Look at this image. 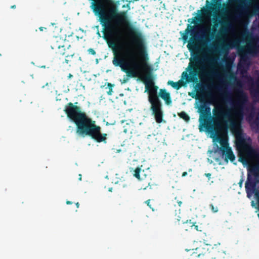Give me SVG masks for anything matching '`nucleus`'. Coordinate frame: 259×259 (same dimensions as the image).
Instances as JSON below:
<instances>
[{
  "label": "nucleus",
  "mask_w": 259,
  "mask_h": 259,
  "mask_svg": "<svg viewBox=\"0 0 259 259\" xmlns=\"http://www.w3.org/2000/svg\"><path fill=\"white\" fill-rule=\"evenodd\" d=\"M135 41L137 45L138 52L134 49L126 50L125 54L117 53L115 51L116 44L110 39L111 35L105 36L109 46L113 50V64L120 67L128 76L139 77L145 85L146 91H148V101L150 104V110L157 123L165 122L163 119L164 112L162 104L157 95L158 87L154 85L152 75L153 68L147 63L148 54L147 48L144 44L141 34L135 29H132Z\"/></svg>",
  "instance_id": "obj_1"
},
{
  "label": "nucleus",
  "mask_w": 259,
  "mask_h": 259,
  "mask_svg": "<svg viewBox=\"0 0 259 259\" xmlns=\"http://www.w3.org/2000/svg\"><path fill=\"white\" fill-rule=\"evenodd\" d=\"M64 111L67 117L75 124L76 132L79 135L89 136L98 143H106L107 135L101 133V127L82 112L80 107L69 102L65 106Z\"/></svg>",
  "instance_id": "obj_2"
},
{
  "label": "nucleus",
  "mask_w": 259,
  "mask_h": 259,
  "mask_svg": "<svg viewBox=\"0 0 259 259\" xmlns=\"http://www.w3.org/2000/svg\"><path fill=\"white\" fill-rule=\"evenodd\" d=\"M200 112L205 117L204 118V126L207 130L212 134L218 137L220 140L219 142L221 145V147L219 148L220 150L222 152L223 155H225L226 160L229 159L233 162L235 159V156L231 149L229 147L227 142L220 140L219 136L220 132L222 130V125L220 123V119L221 118H229L230 117V113L229 111H225L220 106L215 108L213 110V113L214 116L213 122L212 123L211 121H208L207 118L210 116V109L209 107L205 105H202L200 108Z\"/></svg>",
  "instance_id": "obj_3"
},
{
  "label": "nucleus",
  "mask_w": 259,
  "mask_h": 259,
  "mask_svg": "<svg viewBox=\"0 0 259 259\" xmlns=\"http://www.w3.org/2000/svg\"><path fill=\"white\" fill-rule=\"evenodd\" d=\"M202 58L198 56L194 58L193 61L189 64V66L187 70H189V74L186 71H184L182 74V78L181 79H185V83L190 82H195L198 81L197 76L200 75L209 77L214 74V72L212 71H203L202 68L200 67L202 63Z\"/></svg>",
  "instance_id": "obj_4"
},
{
  "label": "nucleus",
  "mask_w": 259,
  "mask_h": 259,
  "mask_svg": "<svg viewBox=\"0 0 259 259\" xmlns=\"http://www.w3.org/2000/svg\"><path fill=\"white\" fill-rule=\"evenodd\" d=\"M247 46L245 51L242 49L239 51L240 61L245 62L247 59L246 54L255 56L259 54V36L248 32L246 34Z\"/></svg>",
  "instance_id": "obj_5"
},
{
  "label": "nucleus",
  "mask_w": 259,
  "mask_h": 259,
  "mask_svg": "<svg viewBox=\"0 0 259 259\" xmlns=\"http://www.w3.org/2000/svg\"><path fill=\"white\" fill-rule=\"evenodd\" d=\"M247 171L245 188L247 196L249 197L250 192H252L255 190L256 184L259 181V160L257 163L249 165Z\"/></svg>",
  "instance_id": "obj_6"
},
{
  "label": "nucleus",
  "mask_w": 259,
  "mask_h": 259,
  "mask_svg": "<svg viewBox=\"0 0 259 259\" xmlns=\"http://www.w3.org/2000/svg\"><path fill=\"white\" fill-rule=\"evenodd\" d=\"M210 3L208 0H206V5L201 10L198 11L197 15L192 19H188V22L191 23L196 24L201 20V15L204 17L210 16L212 12L215 13L221 6V0H212Z\"/></svg>",
  "instance_id": "obj_7"
},
{
  "label": "nucleus",
  "mask_w": 259,
  "mask_h": 259,
  "mask_svg": "<svg viewBox=\"0 0 259 259\" xmlns=\"http://www.w3.org/2000/svg\"><path fill=\"white\" fill-rule=\"evenodd\" d=\"M182 204V201L177 199L176 197L174 200H172L171 202L168 204L169 209L171 212H174L176 216L175 219L174 223L175 225H180L181 217L179 215L180 214L181 209L180 207Z\"/></svg>",
  "instance_id": "obj_8"
},
{
  "label": "nucleus",
  "mask_w": 259,
  "mask_h": 259,
  "mask_svg": "<svg viewBox=\"0 0 259 259\" xmlns=\"http://www.w3.org/2000/svg\"><path fill=\"white\" fill-rule=\"evenodd\" d=\"M194 26H191L190 24L188 25L187 28L185 30V33L183 34L182 38L185 41L188 39V33H190L191 37L190 39V41L187 45L188 49L191 51L192 48L196 47L195 44V37H194L193 34L194 33Z\"/></svg>",
  "instance_id": "obj_9"
},
{
  "label": "nucleus",
  "mask_w": 259,
  "mask_h": 259,
  "mask_svg": "<svg viewBox=\"0 0 259 259\" xmlns=\"http://www.w3.org/2000/svg\"><path fill=\"white\" fill-rule=\"evenodd\" d=\"M52 49L54 50L56 55L57 57H60L62 56H65L66 53H67L70 50V46L66 49L64 45H61V43L58 41L53 40L52 42L51 46Z\"/></svg>",
  "instance_id": "obj_10"
},
{
  "label": "nucleus",
  "mask_w": 259,
  "mask_h": 259,
  "mask_svg": "<svg viewBox=\"0 0 259 259\" xmlns=\"http://www.w3.org/2000/svg\"><path fill=\"white\" fill-rule=\"evenodd\" d=\"M230 128L232 133L235 136L237 141L242 142L244 139L242 136L240 124L234 120H230Z\"/></svg>",
  "instance_id": "obj_11"
},
{
  "label": "nucleus",
  "mask_w": 259,
  "mask_h": 259,
  "mask_svg": "<svg viewBox=\"0 0 259 259\" xmlns=\"http://www.w3.org/2000/svg\"><path fill=\"white\" fill-rule=\"evenodd\" d=\"M214 26H218V24L222 25L221 32H226L229 28L231 26L230 22L228 20L227 17H224L223 20H220L217 19H214Z\"/></svg>",
  "instance_id": "obj_12"
},
{
  "label": "nucleus",
  "mask_w": 259,
  "mask_h": 259,
  "mask_svg": "<svg viewBox=\"0 0 259 259\" xmlns=\"http://www.w3.org/2000/svg\"><path fill=\"white\" fill-rule=\"evenodd\" d=\"M159 96L164 101L166 105H168L171 104L172 101L170 95L165 89H160L159 90Z\"/></svg>",
  "instance_id": "obj_13"
},
{
  "label": "nucleus",
  "mask_w": 259,
  "mask_h": 259,
  "mask_svg": "<svg viewBox=\"0 0 259 259\" xmlns=\"http://www.w3.org/2000/svg\"><path fill=\"white\" fill-rule=\"evenodd\" d=\"M144 172V170H143L142 172L141 168L139 167H137L135 168V170H133V175L138 180H143L147 177V176L145 174H143Z\"/></svg>",
  "instance_id": "obj_14"
},
{
  "label": "nucleus",
  "mask_w": 259,
  "mask_h": 259,
  "mask_svg": "<svg viewBox=\"0 0 259 259\" xmlns=\"http://www.w3.org/2000/svg\"><path fill=\"white\" fill-rule=\"evenodd\" d=\"M167 84L170 85L173 88L177 90H179L182 87H186L187 84L185 83L184 80L180 79L177 82H174L172 80H169Z\"/></svg>",
  "instance_id": "obj_15"
},
{
  "label": "nucleus",
  "mask_w": 259,
  "mask_h": 259,
  "mask_svg": "<svg viewBox=\"0 0 259 259\" xmlns=\"http://www.w3.org/2000/svg\"><path fill=\"white\" fill-rule=\"evenodd\" d=\"M253 150L250 149V148H248L247 149H245L244 150V153L242 155H240V161L242 162H244V161H247V158L248 157L250 156V153L252 152Z\"/></svg>",
  "instance_id": "obj_16"
},
{
  "label": "nucleus",
  "mask_w": 259,
  "mask_h": 259,
  "mask_svg": "<svg viewBox=\"0 0 259 259\" xmlns=\"http://www.w3.org/2000/svg\"><path fill=\"white\" fill-rule=\"evenodd\" d=\"M239 94V99L238 101L236 103L235 105L237 106H240V105L245 101H246V97L243 94L242 91L240 90L238 92Z\"/></svg>",
  "instance_id": "obj_17"
},
{
  "label": "nucleus",
  "mask_w": 259,
  "mask_h": 259,
  "mask_svg": "<svg viewBox=\"0 0 259 259\" xmlns=\"http://www.w3.org/2000/svg\"><path fill=\"white\" fill-rule=\"evenodd\" d=\"M74 54V52L70 50L69 51L67 52V53H66V55L65 56V62L66 64L72 62Z\"/></svg>",
  "instance_id": "obj_18"
},
{
  "label": "nucleus",
  "mask_w": 259,
  "mask_h": 259,
  "mask_svg": "<svg viewBox=\"0 0 259 259\" xmlns=\"http://www.w3.org/2000/svg\"><path fill=\"white\" fill-rule=\"evenodd\" d=\"M194 226H195L194 223L192 222L191 220H187L186 222L182 223V228L186 230H188L190 229H192Z\"/></svg>",
  "instance_id": "obj_19"
},
{
  "label": "nucleus",
  "mask_w": 259,
  "mask_h": 259,
  "mask_svg": "<svg viewBox=\"0 0 259 259\" xmlns=\"http://www.w3.org/2000/svg\"><path fill=\"white\" fill-rule=\"evenodd\" d=\"M178 115L180 118L183 119L185 121L187 122L190 120V118L189 116L184 111H182L180 113H178Z\"/></svg>",
  "instance_id": "obj_20"
},
{
  "label": "nucleus",
  "mask_w": 259,
  "mask_h": 259,
  "mask_svg": "<svg viewBox=\"0 0 259 259\" xmlns=\"http://www.w3.org/2000/svg\"><path fill=\"white\" fill-rule=\"evenodd\" d=\"M199 259H211V254L209 252L206 251L203 254L198 255Z\"/></svg>",
  "instance_id": "obj_21"
},
{
  "label": "nucleus",
  "mask_w": 259,
  "mask_h": 259,
  "mask_svg": "<svg viewBox=\"0 0 259 259\" xmlns=\"http://www.w3.org/2000/svg\"><path fill=\"white\" fill-rule=\"evenodd\" d=\"M256 88L254 91V94L255 96L259 99V77L256 81Z\"/></svg>",
  "instance_id": "obj_22"
},
{
  "label": "nucleus",
  "mask_w": 259,
  "mask_h": 259,
  "mask_svg": "<svg viewBox=\"0 0 259 259\" xmlns=\"http://www.w3.org/2000/svg\"><path fill=\"white\" fill-rule=\"evenodd\" d=\"M107 87H106V89H107V88L109 89V91L107 92V93L108 95H111L113 93L112 88L114 86V84H113L111 83L108 82V83H107Z\"/></svg>",
  "instance_id": "obj_23"
},
{
  "label": "nucleus",
  "mask_w": 259,
  "mask_h": 259,
  "mask_svg": "<svg viewBox=\"0 0 259 259\" xmlns=\"http://www.w3.org/2000/svg\"><path fill=\"white\" fill-rule=\"evenodd\" d=\"M231 48H232V47L231 46L230 44H224L222 45L221 50L224 52H228L229 49Z\"/></svg>",
  "instance_id": "obj_24"
},
{
  "label": "nucleus",
  "mask_w": 259,
  "mask_h": 259,
  "mask_svg": "<svg viewBox=\"0 0 259 259\" xmlns=\"http://www.w3.org/2000/svg\"><path fill=\"white\" fill-rule=\"evenodd\" d=\"M209 207H210V209H211V210H212V212H217L218 211V207L217 206L214 207L212 204H210L209 205Z\"/></svg>",
  "instance_id": "obj_25"
},
{
  "label": "nucleus",
  "mask_w": 259,
  "mask_h": 259,
  "mask_svg": "<svg viewBox=\"0 0 259 259\" xmlns=\"http://www.w3.org/2000/svg\"><path fill=\"white\" fill-rule=\"evenodd\" d=\"M88 52L89 54L95 55H96V51L92 48H90L88 49Z\"/></svg>",
  "instance_id": "obj_26"
},
{
  "label": "nucleus",
  "mask_w": 259,
  "mask_h": 259,
  "mask_svg": "<svg viewBox=\"0 0 259 259\" xmlns=\"http://www.w3.org/2000/svg\"><path fill=\"white\" fill-rule=\"evenodd\" d=\"M188 95L193 98L197 99V95L193 92H188Z\"/></svg>",
  "instance_id": "obj_27"
},
{
  "label": "nucleus",
  "mask_w": 259,
  "mask_h": 259,
  "mask_svg": "<svg viewBox=\"0 0 259 259\" xmlns=\"http://www.w3.org/2000/svg\"><path fill=\"white\" fill-rule=\"evenodd\" d=\"M207 60L208 62L210 64H212L214 63L215 62V60L213 58H208Z\"/></svg>",
  "instance_id": "obj_28"
},
{
  "label": "nucleus",
  "mask_w": 259,
  "mask_h": 259,
  "mask_svg": "<svg viewBox=\"0 0 259 259\" xmlns=\"http://www.w3.org/2000/svg\"><path fill=\"white\" fill-rule=\"evenodd\" d=\"M228 78L230 79H234V80H236V77L233 74H232V73H230L229 74V75L228 76Z\"/></svg>",
  "instance_id": "obj_29"
},
{
  "label": "nucleus",
  "mask_w": 259,
  "mask_h": 259,
  "mask_svg": "<svg viewBox=\"0 0 259 259\" xmlns=\"http://www.w3.org/2000/svg\"><path fill=\"white\" fill-rule=\"evenodd\" d=\"M122 8H127V10L130 9V4H127L126 5H124L122 6Z\"/></svg>",
  "instance_id": "obj_30"
},
{
  "label": "nucleus",
  "mask_w": 259,
  "mask_h": 259,
  "mask_svg": "<svg viewBox=\"0 0 259 259\" xmlns=\"http://www.w3.org/2000/svg\"><path fill=\"white\" fill-rule=\"evenodd\" d=\"M256 195V199H257V205H258V207H259V192L258 193H256L255 194Z\"/></svg>",
  "instance_id": "obj_31"
},
{
  "label": "nucleus",
  "mask_w": 259,
  "mask_h": 259,
  "mask_svg": "<svg viewBox=\"0 0 259 259\" xmlns=\"http://www.w3.org/2000/svg\"><path fill=\"white\" fill-rule=\"evenodd\" d=\"M146 202V203L147 204V205H148V206H149V207H150V208H152V207H151V205H150V200H148L146 201V202Z\"/></svg>",
  "instance_id": "obj_32"
},
{
  "label": "nucleus",
  "mask_w": 259,
  "mask_h": 259,
  "mask_svg": "<svg viewBox=\"0 0 259 259\" xmlns=\"http://www.w3.org/2000/svg\"><path fill=\"white\" fill-rule=\"evenodd\" d=\"M194 224H195V226H194L193 228H194V229H195L196 230L198 231V225H196V223H195Z\"/></svg>",
  "instance_id": "obj_33"
},
{
  "label": "nucleus",
  "mask_w": 259,
  "mask_h": 259,
  "mask_svg": "<svg viewBox=\"0 0 259 259\" xmlns=\"http://www.w3.org/2000/svg\"><path fill=\"white\" fill-rule=\"evenodd\" d=\"M254 123L256 125H258L259 124V121H258V119H256L254 121Z\"/></svg>",
  "instance_id": "obj_34"
},
{
  "label": "nucleus",
  "mask_w": 259,
  "mask_h": 259,
  "mask_svg": "<svg viewBox=\"0 0 259 259\" xmlns=\"http://www.w3.org/2000/svg\"><path fill=\"white\" fill-rule=\"evenodd\" d=\"M196 87H198V88H199L200 90H201V89H202V85H201V84H200V83H198V84H197Z\"/></svg>",
  "instance_id": "obj_35"
},
{
  "label": "nucleus",
  "mask_w": 259,
  "mask_h": 259,
  "mask_svg": "<svg viewBox=\"0 0 259 259\" xmlns=\"http://www.w3.org/2000/svg\"><path fill=\"white\" fill-rule=\"evenodd\" d=\"M187 174H187V172H186V171L183 172L182 173V176L183 177H185V176H186L187 175Z\"/></svg>",
  "instance_id": "obj_36"
},
{
  "label": "nucleus",
  "mask_w": 259,
  "mask_h": 259,
  "mask_svg": "<svg viewBox=\"0 0 259 259\" xmlns=\"http://www.w3.org/2000/svg\"><path fill=\"white\" fill-rule=\"evenodd\" d=\"M123 128H124V130H123V132L125 133H127L128 131V130L126 128H125V126H123Z\"/></svg>",
  "instance_id": "obj_37"
},
{
  "label": "nucleus",
  "mask_w": 259,
  "mask_h": 259,
  "mask_svg": "<svg viewBox=\"0 0 259 259\" xmlns=\"http://www.w3.org/2000/svg\"><path fill=\"white\" fill-rule=\"evenodd\" d=\"M242 183H243V180H242V179H241V180L240 181L239 183V185L240 187H241V186H242Z\"/></svg>",
  "instance_id": "obj_38"
},
{
  "label": "nucleus",
  "mask_w": 259,
  "mask_h": 259,
  "mask_svg": "<svg viewBox=\"0 0 259 259\" xmlns=\"http://www.w3.org/2000/svg\"><path fill=\"white\" fill-rule=\"evenodd\" d=\"M66 204H72V202L71 201H66Z\"/></svg>",
  "instance_id": "obj_39"
},
{
  "label": "nucleus",
  "mask_w": 259,
  "mask_h": 259,
  "mask_svg": "<svg viewBox=\"0 0 259 259\" xmlns=\"http://www.w3.org/2000/svg\"><path fill=\"white\" fill-rule=\"evenodd\" d=\"M73 77V75L71 74H69L68 76V78H71Z\"/></svg>",
  "instance_id": "obj_40"
},
{
  "label": "nucleus",
  "mask_w": 259,
  "mask_h": 259,
  "mask_svg": "<svg viewBox=\"0 0 259 259\" xmlns=\"http://www.w3.org/2000/svg\"><path fill=\"white\" fill-rule=\"evenodd\" d=\"M75 205H76V206L77 208H78V207H79V203L78 202H76V203H75Z\"/></svg>",
  "instance_id": "obj_41"
},
{
  "label": "nucleus",
  "mask_w": 259,
  "mask_h": 259,
  "mask_svg": "<svg viewBox=\"0 0 259 259\" xmlns=\"http://www.w3.org/2000/svg\"><path fill=\"white\" fill-rule=\"evenodd\" d=\"M16 5H14L12 6L11 7V9H15V8H16Z\"/></svg>",
  "instance_id": "obj_42"
},
{
  "label": "nucleus",
  "mask_w": 259,
  "mask_h": 259,
  "mask_svg": "<svg viewBox=\"0 0 259 259\" xmlns=\"http://www.w3.org/2000/svg\"><path fill=\"white\" fill-rule=\"evenodd\" d=\"M205 175L206 176V177H210L211 176L210 174L208 173V174H206Z\"/></svg>",
  "instance_id": "obj_43"
},
{
  "label": "nucleus",
  "mask_w": 259,
  "mask_h": 259,
  "mask_svg": "<svg viewBox=\"0 0 259 259\" xmlns=\"http://www.w3.org/2000/svg\"><path fill=\"white\" fill-rule=\"evenodd\" d=\"M79 181L81 180V175L80 174L79 175Z\"/></svg>",
  "instance_id": "obj_44"
},
{
  "label": "nucleus",
  "mask_w": 259,
  "mask_h": 259,
  "mask_svg": "<svg viewBox=\"0 0 259 259\" xmlns=\"http://www.w3.org/2000/svg\"><path fill=\"white\" fill-rule=\"evenodd\" d=\"M240 15H241V14H237V15H236V18H238V17H240Z\"/></svg>",
  "instance_id": "obj_45"
},
{
  "label": "nucleus",
  "mask_w": 259,
  "mask_h": 259,
  "mask_svg": "<svg viewBox=\"0 0 259 259\" xmlns=\"http://www.w3.org/2000/svg\"><path fill=\"white\" fill-rule=\"evenodd\" d=\"M44 28V27H39V30H40V31H42Z\"/></svg>",
  "instance_id": "obj_46"
},
{
  "label": "nucleus",
  "mask_w": 259,
  "mask_h": 259,
  "mask_svg": "<svg viewBox=\"0 0 259 259\" xmlns=\"http://www.w3.org/2000/svg\"><path fill=\"white\" fill-rule=\"evenodd\" d=\"M237 85H239L240 87H241V85L240 82H237Z\"/></svg>",
  "instance_id": "obj_47"
},
{
  "label": "nucleus",
  "mask_w": 259,
  "mask_h": 259,
  "mask_svg": "<svg viewBox=\"0 0 259 259\" xmlns=\"http://www.w3.org/2000/svg\"><path fill=\"white\" fill-rule=\"evenodd\" d=\"M240 9L242 10H245V8L244 7H240Z\"/></svg>",
  "instance_id": "obj_48"
},
{
  "label": "nucleus",
  "mask_w": 259,
  "mask_h": 259,
  "mask_svg": "<svg viewBox=\"0 0 259 259\" xmlns=\"http://www.w3.org/2000/svg\"><path fill=\"white\" fill-rule=\"evenodd\" d=\"M149 179H148V183H147V184H148V186L150 185V183L149 182Z\"/></svg>",
  "instance_id": "obj_49"
},
{
  "label": "nucleus",
  "mask_w": 259,
  "mask_h": 259,
  "mask_svg": "<svg viewBox=\"0 0 259 259\" xmlns=\"http://www.w3.org/2000/svg\"><path fill=\"white\" fill-rule=\"evenodd\" d=\"M258 8H257V7H255V11H256V10H258Z\"/></svg>",
  "instance_id": "obj_50"
},
{
  "label": "nucleus",
  "mask_w": 259,
  "mask_h": 259,
  "mask_svg": "<svg viewBox=\"0 0 259 259\" xmlns=\"http://www.w3.org/2000/svg\"><path fill=\"white\" fill-rule=\"evenodd\" d=\"M109 191H112V188H110V189H109Z\"/></svg>",
  "instance_id": "obj_51"
},
{
  "label": "nucleus",
  "mask_w": 259,
  "mask_h": 259,
  "mask_svg": "<svg viewBox=\"0 0 259 259\" xmlns=\"http://www.w3.org/2000/svg\"><path fill=\"white\" fill-rule=\"evenodd\" d=\"M41 67V68H45V66H42Z\"/></svg>",
  "instance_id": "obj_52"
},
{
  "label": "nucleus",
  "mask_w": 259,
  "mask_h": 259,
  "mask_svg": "<svg viewBox=\"0 0 259 259\" xmlns=\"http://www.w3.org/2000/svg\"><path fill=\"white\" fill-rule=\"evenodd\" d=\"M223 89V87L220 88V90H222Z\"/></svg>",
  "instance_id": "obj_53"
},
{
  "label": "nucleus",
  "mask_w": 259,
  "mask_h": 259,
  "mask_svg": "<svg viewBox=\"0 0 259 259\" xmlns=\"http://www.w3.org/2000/svg\"><path fill=\"white\" fill-rule=\"evenodd\" d=\"M225 94L228 95V93H227V92L225 93Z\"/></svg>",
  "instance_id": "obj_54"
},
{
  "label": "nucleus",
  "mask_w": 259,
  "mask_h": 259,
  "mask_svg": "<svg viewBox=\"0 0 259 259\" xmlns=\"http://www.w3.org/2000/svg\"><path fill=\"white\" fill-rule=\"evenodd\" d=\"M257 208H258V210H259V207H257Z\"/></svg>",
  "instance_id": "obj_55"
}]
</instances>
